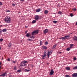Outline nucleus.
<instances>
[{"label": "nucleus", "mask_w": 77, "mask_h": 77, "mask_svg": "<svg viewBox=\"0 0 77 77\" xmlns=\"http://www.w3.org/2000/svg\"><path fill=\"white\" fill-rule=\"evenodd\" d=\"M36 20H33L32 22V23H36Z\"/></svg>", "instance_id": "nucleus-20"}, {"label": "nucleus", "mask_w": 77, "mask_h": 77, "mask_svg": "<svg viewBox=\"0 0 77 77\" xmlns=\"http://www.w3.org/2000/svg\"><path fill=\"white\" fill-rule=\"evenodd\" d=\"M1 49V47H0V50Z\"/></svg>", "instance_id": "nucleus-53"}, {"label": "nucleus", "mask_w": 77, "mask_h": 77, "mask_svg": "<svg viewBox=\"0 0 77 77\" xmlns=\"http://www.w3.org/2000/svg\"><path fill=\"white\" fill-rule=\"evenodd\" d=\"M41 42H42V41H40V45H41Z\"/></svg>", "instance_id": "nucleus-46"}, {"label": "nucleus", "mask_w": 77, "mask_h": 77, "mask_svg": "<svg viewBox=\"0 0 77 77\" xmlns=\"http://www.w3.org/2000/svg\"><path fill=\"white\" fill-rule=\"evenodd\" d=\"M48 11H47V10H45V14H48Z\"/></svg>", "instance_id": "nucleus-21"}, {"label": "nucleus", "mask_w": 77, "mask_h": 77, "mask_svg": "<svg viewBox=\"0 0 77 77\" xmlns=\"http://www.w3.org/2000/svg\"><path fill=\"white\" fill-rule=\"evenodd\" d=\"M42 48L43 49H47L48 48L47 47H46V46H45V45L42 46Z\"/></svg>", "instance_id": "nucleus-13"}, {"label": "nucleus", "mask_w": 77, "mask_h": 77, "mask_svg": "<svg viewBox=\"0 0 77 77\" xmlns=\"http://www.w3.org/2000/svg\"><path fill=\"white\" fill-rule=\"evenodd\" d=\"M67 23H68V22H67Z\"/></svg>", "instance_id": "nucleus-57"}, {"label": "nucleus", "mask_w": 77, "mask_h": 77, "mask_svg": "<svg viewBox=\"0 0 77 77\" xmlns=\"http://www.w3.org/2000/svg\"><path fill=\"white\" fill-rule=\"evenodd\" d=\"M70 50V48H67V51H69Z\"/></svg>", "instance_id": "nucleus-28"}, {"label": "nucleus", "mask_w": 77, "mask_h": 77, "mask_svg": "<svg viewBox=\"0 0 77 77\" xmlns=\"http://www.w3.org/2000/svg\"><path fill=\"white\" fill-rule=\"evenodd\" d=\"M59 53H61V51H60Z\"/></svg>", "instance_id": "nucleus-51"}, {"label": "nucleus", "mask_w": 77, "mask_h": 77, "mask_svg": "<svg viewBox=\"0 0 77 77\" xmlns=\"http://www.w3.org/2000/svg\"><path fill=\"white\" fill-rule=\"evenodd\" d=\"M30 33H27L26 35V36H27V37H29V36H30Z\"/></svg>", "instance_id": "nucleus-15"}, {"label": "nucleus", "mask_w": 77, "mask_h": 77, "mask_svg": "<svg viewBox=\"0 0 77 77\" xmlns=\"http://www.w3.org/2000/svg\"><path fill=\"white\" fill-rule=\"evenodd\" d=\"M58 13L59 14H62V12H60V11H59L58 12Z\"/></svg>", "instance_id": "nucleus-37"}, {"label": "nucleus", "mask_w": 77, "mask_h": 77, "mask_svg": "<svg viewBox=\"0 0 77 77\" xmlns=\"http://www.w3.org/2000/svg\"><path fill=\"white\" fill-rule=\"evenodd\" d=\"M48 29H46L44 30L43 31L44 33H47L48 32Z\"/></svg>", "instance_id": "nucleus-7"}, {"label": "nucleus", "mask_w": 77, "mask_h": 77, "mask_svg": "<svg viewBox=\"0 0 77 77\" xmlns=\"http://www.w3.org/2000/svg\"><path fill=\"white\" fill-rule=\"evenodd\" d=\"M28 27V26H25V27H26V28H27Z\"/></svg>", "instance_id": "nucleus-49"}, {"label": "nucleus", "mask_w": 77, "mask_h": 77, "mask_svg": "<svg viewBox=\"0 0 77 77\" xmlns=\"http://www.w3.org/2000/svg\"><path fill=\"white\" fill-rule=\"evenodd\" d=\"M27 31H26V32H25V33H27Z\"/></svg>", "instance_id": "nucleus-45"}, {"label": "nucleus", "mask_w": 77, "mask_h": 77, "mask_svg": "<svg viewBox=\"0 0 77 77\" xmlns=\"http://www.w3.org/2000/svg\"><path fill=\"white\" fill-rule=\"evenodd\" d=\"M76 11V8H74L73 9V11Z\"/></svg>", "instance_id": "nucleus-30"}, {"label": "nucleus", "mask_w": 77, "mask_h": 77, "mask_svg": "<svg viewBox=\"0 0 77 77\" xmlns=\"http://www.w3.org/2000/svg\"><path fill=\"white\" fill-rule=\"evenodd\" d=\"M54 72L53 70V69H51V71L50 73V75H53L54 73Z\"/></svg>", "instance_id": "nucleus-5"}, {"label": "nucleus", "mask_w": 77, "mask_h": 77, "mask_svg": "<svg viewBox=\"0 0 77 77\" xmlns=\"http://www.w3.org/2000/svg\"><path fill=\"white\" fill-rule=\"evenodd\" d=\"M4 20L6 23H11V19L9 17H6L5 18Z\"/></svg>", "instance_id": "nucleus-1"}, {"label": "nucleus", "mask_w": 77, "mask_h": 77, "mask_svg": "<svg viewBox=\"0 0 77 77\" xmlns=\"http://www.w3.org/2000/svg\"><path fill=\"white\" fill-rule=\"evenodd\" d=\"M2 25H1V27H2Z\"/></svg>", "instance_id": "nucleus-56"}, {"label": "nucleus", "mask_w": 77, "mask_h": 77, "mask_svg": "<svg viewBox=\"0 0 77 77\" xmlns=\"http://www.w3.org/2000/svg\"><path fill=\"white\" fill-rule=\"evenodd\" d=\"M7 73H6V72H5V73H3V74H2V75H0V76H2V77H5Z\"/></svg>", "instance_id": "nucleus-9"}, {"label": "nucleus", "mask_w": 77, "mask_h": 77, "mask_svg": "<svg viewBox=\"0 0 77 77\" xmlns=\"http://www.w3.org/2000/svg\"><path fill=\"white\" fill-rule=\"evenodd\" d=\"M3 41V39L2 38H1V39H0V41L1 42H2Z\"/></svg>", "instance_id": "nucleus-33"}, {"label": "nucleus", "mask_w": 77, "mask_h": 77, "mask_svg": "<svg viewBox=\"0 0 77 77\" xmlns=\"http://www.w3.org/2000/svg\"><path fill=\"white\" fill-rule=\"evenodd\" d=\"M41 11V9L40 8H39L38 9H36V12H40Z\"/></svg>", "instance_id": "nucleus-12"}, {"label": "nucleus", "mask_w": 77, "mask_h": 77, "mask_svg": "<svg viewBox=\"0 0 77 77\" xmlns=\"http://www.w3.org/2000/svg\"><path fill=\"white\" fill-rule=\"evenodd\" d=\"M11 43H9L8 45V47H11Z\"/></svg>", "instance_id": "nucleus-19"}, {"label": "nucleus", "mask_w": 77, "mask_h": 77, "mask_svg": "<svg viewBox=\"0 0 77 77\" xmlns=\"http://www.w3.org/2000/svg\"><path fill=\"white\" fill-rule=\"evenodd\" d=\"M75 25H77V21Z\"/></svg>", "instance_id": "nucleus-48"}, {"label": "nucleus", "mask_w": 77, "mask_h": 77, "mask_svg": "<svg viewBox=\"0 0 77 77\" xmlns=\"http://www.w3.org/2000/svg\"><path fill=\"white\" fill-rule=\"evenodd\" d=\"M2 5V3H1V2H0V5Z\"/></svg>", "instance_id": "nucleus-43"}, {"label": "nucleus", "mask_w": 77, "mask_h": 77, "mask_svg": "<svg viewBox=\"0 0 77 77\" xmlns=\"http://www.w3.org/2000/svg\"><path fill=\"white\" fill-rule=\"evenodd\" d=\"M17 66H14V70H16L17 69Z\"/></svg>", "instance_id": "nucleus-27"}, {"label": "nucleus", "mask_w": 77, "mask_h": 77, "mask_svg": "<svg viewBox=\"0 0 77 77\" xmlns=\"http://www.w3.org/2000/svg\"><path fill=\"white\" fill-rule=\"evenodd\" d=\"M1 33V30H0V33Z\"/></svg>", "instance_id": "nucleus-55"}, {"label": "nucleus", "mask_w": 77, "mask_h": 77, "mask_svg": "<svg viewBox=\"0 0 77 77\" xmlns=\"http://www.w3.org/2000/svg\"><path fill=\"white\" fill-rule=\"evenodd\" d=\"M72 77H77V73H74L72 75Z\"/></svg>", "instance_id": "nucleus-8"}, {"label": "nucleus", "mask_w": 77, "mask_h": 77, "mask_svg": "<svg viewBox=\"0 0 77 77\" xmlns=\"http://www.w3.org/2000/svg\"><path fill=\"white\" fill-rule=\"evenodd\" d=\"M38 33V30H35V31H34L32 33V35H35L36 34H37Z\"/></svg>", "instance_id": "nucleus-2"}, {"label": "nucleus", "mask_w": 77, "mask_h": 77, "mask_svg": "<svg viewBox=\"0 0 77 77\" xmlns=\"http://www.w3.org/2000/svg\"><path fill=\"white\" fill-rule=\"evenodd\" d=\"M46 52L44 53V55H42V59H45V58L46 57Z\"/></svg>", "instance_id": "nucleus-6"}, {"label": "nucleus", "mask_w": 77, "mask_h": 77, "mask_svg": "<svg viewBox=\"0 0 77 77\" xmlns=\"http://www.w3.org/2000/svg\"><path fill=\"white\" fill-rule=\"evenodd\" d=\"M57 44H55V45H54L53 46V48H55V47H56L57 46Z\"/></svg>", "instance_id": "nucleus-26"}, {"label": "nucleus", "mask_w": 77, "mask_h": 77, "mask_svg": "<svg viewBox=\"0 0 77 77\" xmlns=\"http://www.w3.org/2000/svg\"><path fill=\"white\" fill-rule=\"evenodd\" d=\"M12 5L13 6H15V4H14V3L12 4Z\"/></svg>", "instance_id": "nucleus-39"}, {"label": "nucleus", "mask_w": 77, "mask_h": 77, "mask_svg": "<svg viewBox=\"0 0 77 77\" xmlns=\"http://www.w3.org/2000/svg\"><path fill=\"white\" fill-rule=\"evenodd\" d=\"M10 58H8V61H10Z\"/></svg>", "instance_id": "nucleus-41"}, {"label": "nucleus", "mask_w": 77, "mask_h": 77, "mask_svg": "<svg viewBox=\"0 0 77 77\" xmlns=\"http://www.w3.org/2000/svg\"><path fill=\"white\" fill-rule=\"evenodd\" d=\"M20 66H26V64H25L24 62H23V60L22 61L20 64Z\"/></svg>", "instance_id": "nucleus-4"}, {"label": "nucleus", "mask_w": 77, "mask_h": 77, "mask_svg": "<svg viewBox=\"0 0 77 77\" xmlns=\"http://www.w3.org/2000/svg\"><path fill=\"white\" fill-rule=\"evenodd\" d=\"M52 53L51 51H48L47 54V56H48V57H49V55L51 54Z\"/></svg>", "instance_id": "nucleus-10"}, {"label": "nucleus", "mask_w": 77, "mask_h": 77, "mask_svg": "<svg viewBox=\"0 0 77 77\" xmlns=\"http://www.w3.org/2000/svg\"><path fill=\"white\" fill-rule=\"evenodd\" d=\"M27 40H28V41H32V39H27Z\"/></svg>", "instance_id": "nucleus-40"}, {"label": "nucleus", "mask_w": 77, "mask_h": 77, "mask_svg": "<svg viewBox=\"0 0 77 77\" xmlns=\"http://www.w3.org/2000/svg\"><path fill=\"white\" fill-rule=\"evenodd\" d=\"M7 30V29H3L2 30V31L3 32H6Z\"/></svg>", "instance_id": "nucleus-14"}, {"label": "nucleus", "mask_w": 77, "mask_h": 77, "mask_svg": "<svg viewBox=\"0 0 77 77\" xmlns=\"http://www.w3.org/2000/svg\"><path fill=\"white\" fill-rule=\"evenodd\" d=\"M60 39L63 40H65V37H62V38H60Z\"/></svg>", "instance_id": "nucleus-18"}, {"label": "nucleus", "mask_w": 77, "mask_h": 77, "mask_svg": "<svg viewBox=\"0 0 77 77\" xmlns=\"http://www.w3.org/2000/svg\"><path fill=\"white\" fill-rule=\"evenodd\" d=\"M77 69V66L73 68V69Z\"/></svg>", "instance_id": "nucleus-25"}, {"label": "nucleus", "mask_w": 77, "mask_h": 77, "mask_svg": "<svg viewBox=\"0 0 77 77\" xmlns=\"http://www.w3.org/2000/svg\"><path fill=\"white\" fill-rule=\"evenodd\" d=\"M31 66H33V65H31Z\"/></svg>", "instance_id": "nucleus-54"}, {"label": "nucleus", "mask_w": 77, "mask_h": 77, "mask_svg": "<svg viewBox=\"0 0 77 77\" xmlns=\"http://www.w3.org/2000/svg\"><path fill=\"white\" fill-rule=\"evenodd\" d=\"M70 16L71 17H73V15L72 14H70Z\"/></svg>", "instance_id": "nucleus-34"}, {"label": "nucleus", "mask_w": 77, "mask_h": 77, "mask_svg": "<svg viewBox=\"0 0 77 77\" xmlns=\"http://www.w3.org/2000/svg\"><path fill=\"white\" fill-rule=\"evenodd\" d=\"M21 70H18L17 71V72H21Z\"/></svg>", "instance_id": "nucleus-36"}, {"label": "nucleus", "mask_w": 77, "mask_h": 77, "mask_svg": "<svg viewBox=\"0 0 77 77\" xmlns=\"http://www.w3.org/2000/svg\"><path fill=\"white\" fill-rule=\"evenodd\" d=\"M77 58L76 57H74V60H76Z\"/></svg>", "instance_id": "nucleus-38"}, {"label": "nucleus", "mask_w": 77, "mask_h": 77, "mask_svg": "<svg viewBox=\"0 0 77 77\" xmlns=\"http://www.w3.org/2000/svg\"><path fill=\"white\" fill-rule=\"evenodd\" d=\"M33 37V36H32H32H30V38H32Z\"/></svg>", "instance_id": "nucleus-50"}, {"label": "nucleus", "mask_w": 77, "mask_h": 77, "mask_svg": "<svg viewBox=\"0 0 77 77\" xmlns=\"http://www.w3.org/2000/svg\"><path fill=\"white\" fill-rule=\"evenodd\" d=\"M57 22V21H53V23H56Z\"/></svg>", "instance_id": "nucleus-31"}, {"label": "nucleus", "mask_w": 77, "mask_h": 77, "mask_svg": "<svg viewBox=\"0 0 77 77\" xmlns=\"http://www.w3.org/2000/svg\"><path fill=\"white\" fill-rule=\"evenodd\" d=\"M73 39L74 40L77 41V36H74V37L73 38Z\"/></svg>", "instance_id": "nucleus-11"}, {"label": "nucleus", "mask_w": 77, "mask_h": 77, "mask_svg": "<svg viewBox=\"0 0 77 77\" xmlns=\"http://www.w3.org/2000/svg\"><path fill=\"white\" fill-rule=\"evenodd\" d=\"M6 12H10L9 10H8V11H6Z\"/></svg>", "instance_id": "nucleus-44"}, {"label": "nucleus", "mask_w": 77, "mask_h": 77, "mask_svg": "<svg viewBox=\"0 0 77 77\" xmlns=\"http://www.w3.org/2000/svg\"><path fill=\"white\" fill-rule=\"evenodd\" d=\"M23 62H24L25 63H27L28 62L26 61V60H23Z\"/></svg>", "instance_id": "nucleus-24"}, {"label": "nucleus", "mask_w": 77, "mask_h": 77, "mask_svg": "<svg viewBox=\"0 0 77 77\" xmlns=\"http://www.w3.org/2000/svg\"><path fill=\"white\" fill-rule=\"evenodd\" d=\"M66 69H67V70H70V68L69 67H66Z\"/></svg>", "instance_id": "nucleus-16"}, {"label": "nucleus", "mask_w": 77, "mask_h": 77, "mask_svg": "<svg viewBox=\"0 0 77 77\" xmlns=\"http://www.w3.org/2000/svg\"><path fill=\"white\" fill-rule=\"evenodd\" d=\"M39 16L38 15H36L35 16L34 19L36 20H39Z\"/></svg>", "instance_id": "nucleus-3"}, {"label": "nucleus", "mask_w": 77, "mask_h": 77, "mask_svg": "<svg viewBox=\"0 0 77 77\" xmlns=\"http://www.w3.org/2000/svg\"><path fill=\"white\" fill-rule=\"evenodd\" d=\"M20 2H23L25 0H20Z\"/></svg>", "instance_id": "nucleus-35"}, {"label": "nucleus", "mask_w": 77, "mask_h": 77, "mask_svg": "<svg viewBox=\"0 0 77 77\" xmlns=\"http://www.w3.org/2000/svg\"><path fill=\"white\" fill-rule=\"evenodd\" d=\"M74 45L73 44H70V48H72V47L73 45Z\"/></svg>", "instance_id": "nucleus-17"}, {"label": "nucleus", "mask_w": 77, "mask_h": 77, "mask_svg": "<svg viewBox=\"0 0 77 77\" xmlns=\"http://www.w3.org/2000/svg\"><path fill=\"white\" fill-rule=\"evenodd\" d=\"M2 68L1 66H0V68Z\"/></svg>", "instance_id": "nucleus-52"}, {"label": "nucleus", "mask_w": 77, "mask_h": 77, "mask_svg": "<svg viewBox=\"0 0 77 77\" xmlns=\"http://www.w3.org/2000/svg\"><path fill=\"white\" fill-rule=\"evenodd\" d=\"M25 71H27V72H28V71H30V70H27V69H25Z\"/></svg>", "instance_id": "nucleus-29"}, {"label": "nucleus", "mask_w": 77, "mask_h": 77, "mask_svg": "<svg viewBox=\"0 0 77 77\" xmlns=\"http://www.w3.org/2000/svg\"><path fill=\"white\" fill-rule=\"evenodd\" d=\"M1 23V22H0V23Z\"/></svg>", "instance_id": "nucleus-58"}, {"label": "nucleus", "mask_w": 77, "mask_h": 77, "mask_svg": "<svg viewBox=\"0 0 77 77\" xmlns=\"http://www.w3.org/2000/svg\"><path fill=\"white\" fill-rule=\"evenodd\" d=\"M45 45H47V44H48V42L47 41H46V42H45Z\"/></svg>", "instance_id": "nucleus-32"}, {"label": "nucleus", "mask_w": 77, "mask_h": 77, "mask_svg": "<svg viewBox=\"0 0 77 77\" xmlns=\"http://www.w3.org/2000/svg\"><path fill=\"white\" fill-rule=\"evenodd\" d=\"M12 62H13V63H16L15 61H14V60L12 61Z\"/></svg>", "instance_id": "nucleus-42"}, {"label": "nucleus", "mask_w": 77, "mask_h": 77, "mask_svg": "<svg viewBox=\"0 0 77 77\" xmlns=\"http://www.w3.org/2000/svg\"><path fill=\"white\" fill-rule=\"evenodd\" d=\"M65 77H71L69 75H65Z\"/></svg>", "instance_id": "nucleus-23"}, {"label": "nucleus", "mask_w": 77, "mask_h": 77, "mask_svg": "<svg viewBox=\"0 0 77 77\" xmlns=\"http://www.w3.org/2000/svg\"><path fill=\"white\" fill-rule=\"evenodd\" d=\"M65 37L66 38H67V39L69 38V36H65Z\"/></svg>", "instance_id": "nucleus-22"}, {"label": "nucleus", "mask_w": 77, "mask_h": 77, "mask_svg": "<svg viewBox=\"0 0 77 77\" xmlns=\"http://www.w3.org/2000/svg\"><path fill=\"white\" fill-rule=\"evenodd\" d=\"M2 63L0 62V65H2Z\"/></svg>", "instance_id": "nucleus-47"}]
</instances>
